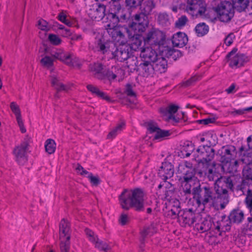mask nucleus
I'll use <instances>...</instances> for the list:
<instances>
[{
  "label": "nucleus",
  "instance_id": "1",
  "mask_svg": "<svg viewBox=\"0 0 252 252\" xmlns=\"http://www.w3.org/2000/svg\"><path fill=\"white\" fill-rule=\"evenodd\" d=\"M144 192L139 189L125 190L119 197L122 207L126 210L134 208L136 211H141L144 207Z\"/></svg>",
  "mask_w": 252,
  "mask_h": 252
},
{
  "label": "nucleus",
  "instance_id": "2",
  "mask_svg": "<svg viewBox=\"0 0 252 252\" xmlns=\"http://www.w3.org/2000/svg\"><path fill=\"white\" fill-rule=\"evenodd\" d=\"M165 33L157 29L153 28L148 32L143 37L144 44L158 49L159 52H163L165 47Z\"/></svg>",
  "mask_w": 252,
  "mask_h": 252
},
{
  "label": "nucleus",
  "instance_id": "3",
  "mask_svg": "<svg viewBox=\"0 0 252 252\" xmlns=\"http://www.w3.org/2000/svg\"><path fill=\"white\" fill-rule=\"evenodd\" d=\"M193 199L195 201L197 207H203L208 203H211L213 199V192L207 187H204L202 189L200 185H197L192 189Z\"/></svg>",
  "mask_w": 252,
  "mask_h": 252
},
{
  "label": "nucleus",
  "instance_id": "4",
  "mask_svg": "<svg viewBox=\"0 0 252 252\" xmlns=\"http://www.w3.org/2000/svg\"><path fill=\"white\" fill-rule=\"evenodd\" d=\"M221 182L218 180L216 182V194L213 193L211 204L217 209H223L228 202L227 190L220 187Z\"/></svg>",
  "mask_w": 252,
  "mask_h": 252
},
{
  "label": "nucleus",
  "instance_id": "5",
  "mask_svg": "<svg viewBox=\"0 0 252 252\" xmlns=\"http://www.w3.org/2000/svg\"><path fill=\"white\" fill-rule=\"evenodd\" d=\"M149 25L147 16L143 13L135 14L132 18V22L128 25L129 32H133L135 34H141L144 32Z\"/></svg>",
  "mask_w": 252,
  "mask_h": 252
},
{
  "label": "nucleus",
  "instance_id": "6",
  "mask_svg": "<svg viewBox=\"0 0 252 252\" xmlns=\"http://www.w3.org/2000/svg\"><path fill=\"white\" fill-rule=\"evenodd\" d=\"M234 7L232 4L228 1L220 2L216 8L219 19L222 22H228L233 17Z\"/></svg>",
  "mask_w": 252,
  "mask_h": 252
},
{
  "label": "nucleus",
  "instance_id": "7",
  "mask_svg": "<svg viewBox=\"0 0 252 252\" xmlns=\"http://www.w3.org/2000/svg\"><path fill=\"white\" fill-rule=\"evenodd\" d=\"M115 48V44L112 41L106 40L101 34H96L94 41V50L95 51L107 54L113 52Z\"/></svg>",
  "mask_w": 252,
  "mask_h": 252
},
{
  "label": "nucleus",
  "instance_id": "8",
  "mask_svg": "<svg viewBox=\"0 0 252 252\" xmlns=\"http://www.w3.org/2000/svg\"><path fill=\"white\" fill-rule=\"evenodd\" d=\"M185 10L192 16H201L206 11L205 4L201 0H188Z\"/></svg>",
  "mask_w": 252,
  "mask_h": 252
},
{
  "label": "nucleus",
  "instance_id": "9",
  "mask_svg": "<svg viewBox=\"0 0 252 252\" xmlns=\"http://www.w3.org/2000/svg\"><path fill=\"white\" fill-rule=\"evenodd\" d=\"M109 35L113 40L120 45H123L126 42V39L125 33L129 32L127 27L117 26L114 28H109L106 29Z\"/></svg>",
  "mask_w": 252,
  "mask_h": 252
},
{
  "label": "nucleus",
  "instance_id": "10",
  "mask_svg": "<svg viewBox=\"0 0 252 252\" xmlns=\"http://www.w3.org/2000/svg\"><path fill=\"white\" fill-rule=\"evenodd\" d=\"M214 150L210 146H199L194 153L195 160L198 162H208L213 159Z\"/></svg>",
  "mask_w": 252,
  "mask_h": 252
},
{
  "label": "nucleus",
  "instance_id": "11",
  "mask_svg": "<svg viewBox=\"0 0 252 252\" xmlns=\"http://www.w3.org/2000/svg\"><path fill=\"white\" fill-rule=\"evenodd\" d=\"M177 172L181 174L180 179H195V169L193 166L192 163L184 161L181 162L178 166Z\"/></svg>",
  "mask_w": 252,
  "mask_h": 252
},
{
  "label": "nucleus",
  "instance_id": "12",
  "mask_svg": "<svg viewBox=\"0 0 252 252\" xmlns=\"http://www.w3.org/2000/svg\"><path fill=\"white\" fill-rule=\"evenodd\" d=\"M179 109L177 105L174 104L169 105L166 108H161L160 112L164 119L166 121L172 120L175 122H178L183 118L184 113H181L175 114Z\"/></svg>",
  "mask_w": 252,
  "mask_h": 252
},
{
  "label": "nucleus",
  "instance_id": "13",
  "mask_svg": "<svg viewBox=\"0 0 252 252\" xmlns=\"http://www.w3.org/2000/svg\"><path fill=\"white\" fill-rule=\"evenodd\" d=\"M29 146L28 142L25 141L14 148L13 154L15 157L16 161L19 164L24 165L27 161V154L29 149Z\"/></svg>",
  "mask_w": 252,
  "mask_h": 252
},
{
  "label": "nucleus",
  "instance_id": "14",
  "mask_svg": "<svg viewBox=\"0 0 252 252\" xmlns=\"http://www.w3.org/2000/svg\"><path fill=\"white\" fill-rule=\"evenodd\" d=\"M237 51V49L234 48L226 56L229 66L232 68L241 66L245 62V55Z\"/></svg>",
  "mask_w": 252,
  "mask_h": 252
},
{
  "label": "nucleus",
  "instance_id": "15",
  "mask_svg": "<svg viewBox=\"0 0 252 252\" xmlns=\"http://www.w3.org/2000/svg\"><path fill=\"white\" fill-rule=\"evenodd\" d=\"M52 56L69 66H74L77 64L78 59L73 54L65 52L61 50L55 52Z\"/></svg>",
  "mask_w": 252,
  "mask_h": 252
},
{
  "label": "nucleus",
  "instance_id": "16",
  "mask_svg": "<svg viewBox=\"0 0 252 252\" xmlns=\"http://www.w3.org/2000/svg\"><path fill=\"white\" fill-rule=\"evenodd\" d=\"M106 6L100 3H95L88 10L89 16L94 20L100 21L103 19L105 14Z\"/></svg>",
  "mask_w": 252,
  "mask_h": 252
},
{
  "label": "nucleus",
  "instance_id": "17",
  "mask_svg": "<svg viewBox=\"0 0 252 252\" xmlns=\"http://www.w3.org/2000/svg\"><path fill=\"white\" fill-rule=\"evenodd\" d=\"M85 233L89 240L93 243L95 247L97 248L100 251H103L107 252L111 249V246L106 243L99 240L97 236L95 235L94 232L89 229H85Z\"/></svg>",
  "mask_w": 252,
  "mask_h": 252
},
{
  "label": "nucleus",
  "instance_id": "18",
  "mask_svg": "<svg viewBox=\"0 0 252 252\" xmlns=\"http://www.w3.org/2000/svg\"><path fill=\"white\" fill-rule=\"evenodd\" d=\"M157 51L158 49H155V48L149 45L144 44V48L140 52V57L143 60V61L152 62L157 59L158 54Z\"/></svg>",
  "mask_w": 252,
  "mask_h": 252
},
{
  "label": "nucleus",
  "instance_id": "19",
  "mask_svg": "<svg viewBox=\"0 0 252 252\" xmlns=\"http://www.w3.org/2000/svg\"><path fill=\"white\" fill-rule=\"evenodd\" d=\"M174 173L173 165L169 162L165 161L162 163L158 170V176L164 181L171 178Z\"/></svg>",
  "mask_w": 252,
  "mask_h": 252
},
{
  "label": "nucleus",
  "instance_id": "20",
  "mask_svg": "<svg viewBox=\"0 0 252 252\" xmlns=\"http://www.w3.org/2000/svg\"><path fill=\"white\" fill-rule=\"evenodd\" d=\"M147 129L150 132H155L154 139L156 140H161L169 136L170 134L169 130H162L153 123H148Z\"/></svg>",
  "mask_w": 252,
  "mask_h": 252
},
{
  "label": "nucleus",
  "instance_id": "21",
  "mask_svg": "<svg viewBox=\"0 0 252 252\" xmlns=\"http://www.w3.org/2000/svg\"><path fill=\"white\" fill-rule=\"evenodd\" d=\"M128 35L129 37L131 39L130 43L131 49L135 51H140L141 52L142 48H144V44L142 45L143 40L141 34L134 33L133 35L129 32Z\"/></svg>",
  "mask_w": 252,
  "mask_h": 252
},
{
  "label": "nucleus",
  "instance_id": "22",
  "mask_svg": "<svg viewBox=\"0 0 252 252\" xmlns=\"http://www.w3.org/2000/svg\"><path fill=\"white\" fill-rule=\"evenodd\" d=\"M188 41L187 35L182 32H178L172 36V43L174 47H183L186 45Z\"/></svg>",
  "mask_w": 252,
  "mask_h": 252
},
{
  "label": "nucleus",
  "instance_id": "23",
  "mask_svg": "<svg viewBox=\"0 0 252 252\" xmlns=\"http://www.w3.org/2000/svg\"><path fill=\"white\" fill-rule=\"evenodd\" d=\"M179 181L181 185V187L183 191L185 194H190L191 192V189H193V187H195L196 185H200L197 180L195 179H180Z\"/></svg>",
  "mask_w": 252,
  "mask_h": 252
},
{
  "label": "nucleus",
  "instance_id": "24",
  "mask_svg": "<svg viewBox=\"0 0 252 252\" xmlns=\"http://www.w3.org/2000/svg\"><path fill=\"white\" fill-rule=\"evenodd\" d=\"M69 225L68 222L63 219L60 224V241L69 240L70 235L69 233Z\"/></svg>",
  "mask_w": 252,
  "mask_h": 252
},
{
  "label": "nucleus",
  "instance_id": "25",
  "mask_svg": "<svg viewBox=\"0 0 252 252\" xmlns=\"http://www.w3.org/2000/svg\"><path fill=\"white\" fill-rule=\"evenodd\" d=\"M139 69L145 77L153 76L156 72L152 62L143 61V63L140 64Z\"/></svg>",
  "mask_w": 252,
  "mask_h": 252
},
{
  "label": "nucleus",
  "instance_id": "26",
  "mask_svg": "<svg viewBox=\"0 0 252 252\" xmlns=\"http://www.w3.org/2000/svg\"><path fill=\"white\" fill-rule=\"evenodd\" d=\"M251 0H232L233 6L238 12L243 11L252 13V11L249 10L250 3Z\"/></svg>",
  "mask_w": 252,
  "mask_h": 252
},
{
  "label": "nucleus",
  "instance_id": "27",
  "mask_svg": "<svg viewBox=\"0 0 252 252\" xmlns=\"http://www.w3.org/2000/svg\"><path fill=\"white\" fill-rule=\"evenodd\" d=\"M152 63L156 72L161 73L165 71L167 65V61L162 55L159 54L157 59Z\"/></svg>",
  "mask_w": 252,
  "mask_h": 252
},
{
  "label": "nucleus",
  "instance_id": "28",
  "mask_svg": "<svg viewBox=\"0 0 252 252\" xmlns=\"http://www.w3.org/2000/svg\"><path fill=\"white\" fill-rule=\"evenodd\" d=\"M111 54L113 58L121 62L127 60L129 57V52L127 49L124 48L123 47H120L115 51L113 50Z\"/></svg>",
  "mask_w": 252,
  "mask_h": 252
},
{
  "label": "nucleus",
  "instance_id": "29",
  "mask_svg": "<svg viewBox=\"0 0 252 252\" xmlns=\"http://www.w3.org/2000/svg\"><path fill=\"white\" fill-rule=\"evenodd\" d=\"M199 218V215H198L197 217L196 218L193 212L191 209H189L184 212L183 215L181 217V220H183L185 224L191 225L194 223L195 219Z\"/></svg>",
  "mask_w": 252,
  "mask_h": 252
},
{
  "label": "nucleus",
  "instance_id": "30",
  "mask_svg": "<svg viewBox=\"0 0 252 252\" xmlns=\"http://www.w3.org/2000/svg\"><path fill=\"white\" fill-rule=\"evenodd\" d=\"M212 222L210 219H201L199 222L195 224L194 228L200 233H203L210 229Z\"/></svg>",
  "mask_w": 252,
  "mask_h": 252
},
{
  "label": "nucleus",
  "instance_id": "31",
  "mask_svg": "<svg viewBox=\"0 0 252 252\" xmlns=\"http://www.w3.org/2000/svg\"><path fill=\"white\" fill-rule=\"evenodd\" d=\"M105 16L106 18L104 20L103 22L106 23L105 26L106 29L118 26V23L119 22L120 20L116 14L113 13V12H110L106 14Z\"/></svg>",
  "mask_w": 252,
  "mask_h": 252
},
{
  "label": "nucleus",
  "instance_id": "32",
  "mask_svg": "<svg viewBox=\"0 0 252 252\" xmlns=\"http://www.w3.org/2000/svg\"><path fill=\"white\" fill-rule=\"evenodd\" d=\"M51 81L52 86L55 88L57 92L55 95V97L58 98L60 97L59 92L67 91V87L64 86L55 75H52L51 76Z\"/></svg>",
  "mask_w": 252,
  "mask_h": 252
},
{
  "label": "nucleus",
  "instance_id": "33",
  "mask_svg": "<svg viewBox=\"0 0 252 252\" xmlns=\"http://www.w3.org/2000/svg\"><path fill=\"white\" fill-rule=\"evenodd\" d=\"M87 88L92 94L95 95L107 101L111 100L110 98L104 92L101 91L97 87L93 85H88Z\"/></svg>",
  "mask_w": 252,
  "mask_h": 252
},
{
  "label": "nucleus",
  "instance_id": "34",
  "mask_svg": "<svg viewBox=\"0 0 252 252\" xmlns=\"http://www.w3.org/2000/svg\"><path fill=\"white\" fill-rule=\"evenodd\" d=\"M244 219V214L242 211L240 210H234L229 216V220L233 223H241Z\"/></svg>",
  "mask_w": 252,
  "mask_h": 252
},
{
  "label": "nucleus",
  "instance_id": "35",
  "mask_svg": "<svg viewBox=\"0 0 252 252\" xmlns=\"http://www.w3.org/2000/svg\"><path fill=\"white\" fill-rule=\"evenodd\" d=\"M245 183L248 184V189L247 191V195L246 198V203L248 208L251 216H252V182L249 180H244Z\"/></svg>",
  "mask_w": 252,
  "mask_h": 252
},
{
  "label": "nucleus",
  "instance_id": "36",
  "mask_svg": "<svg viewBox=\"0 0 252 252\" xmlns=\"http://www.w3.org/2000/svg\"><path fill=\"white\" fill-rule=\"evenodd\" d=\"M231 221L229 220V217L222 216L221 220L217 222L216 227L218 230L225 231L229 229Z\"/></svg>",
  "mask_w": 252,
  "mask_h": 252
},
{
  "label": "nucleus",
  "instance_id": "37",
  "mask_svg": "<svg viewBox=\"0 0 252 252\" xmlns=\"http://www.w3.org/2000/svg\"><path fill=\"white\" fill-rule=\"evenodd\" d=\"M125 127V123L123 121L121 122L109 132L107 135V138L113 139L123 131Z\"/></svg>",
  "mask_w": 252,
  "mask_h": 252
},
{
  "label": "nucleus",
  "instance_id": "38",
  "mask_svg": "<svg viewBox=\"0 0 252 252\" xmlns=\"http://www.w3.org/2000/svg\"><path fill=\"white\" fill-rule=\"evenodd\" d=\"M90 69L98 79H102L103 78L102 75L103 67L101 63H97L91 64L90 66Z\"/></svg>",
  "mask_w": 252,
  "mask_h": 252
},
{
  "label": "nucleus",
  "instance_id": "39",
  "mask_svg": "<svg viewBox=\"0 0 252 252\" xmlns=\"http://www.w3.org/2000/svg\"><path fill=\"white\" fill-rule=\"evenodd\" d=\"M155 4L153 0H145L143 3L141 8L145 15L149 14L155 8Z\"/></svg>",
  "mask_w": 252,
  "mask_h": 252
},
{
  "label": "nucleus",
  "instance_id": "40",
  "mask_svg": "<svg viewBox=\"0 0 252 252\" xmlns=\"http://www.w3.org/2000/svg\"><path fill=\"white\" fill-rule=\"evenodd\" d=\"M157 231L156 225L152 223L149 226L146 227L143 229L141 232V235L143 237L151 236Z\"/></svg>",
  "mask_w": 252,
  "mask_h": 252
},
{
  "label": "nucleus",
  "instance_id": "41",
  "mask_svg": "<svg viewBox=\"0 0 252 252\" xmlns=\"http://www.w3.org/2000/svg\"><path fill=\"white\" fill-rule=\"evenodd\" d=\"M236 154L234 147L228 146L224 148V157L227 159V163L233 159L234 155Z\"/></svg>",
  "mask_w": 252,
  "mask_h": 252
},
{
  "label": "nucleus",
  "instance_id": "42",
  "mask_svg": "<svg viewBox=\"0 0 252 252\" xmlns=\"http://www.w3.org/2000/svg\"><path fill=\"white\" fill-rule=\"evenodd\" d=\"M195 31L198 36H202L209 31V27L205 23H199L195 27Z\"/></svg>",
  "mask_w": 252,
  "mask_h": 252
},
{
  "label": "nucleus",
  "instance_id": "43",
  "mask_svg": "<svg viewBox=\"0 0 252 252\" xmlns=\"http://www.w3.org/2000/svg\"><path fill=\"white\" fill-rule=\"evenodd\" d=\"M111 72L112 73V76L110 75L109 76H110L111 78L115 79L117 77L122 78L125 74L124 70L117 66L112 67Z\"/></svg>",
  "mask_w": 252,
  "mask_h": 252
},
{
  "label": "nucleus",
  "instance_id": "44",
  "mask_svg": "<svg viewBox=\"0 0 252 252\" xmlns=\"http://www.w3.org/2000/svg\"><path fill=\"white\" fill-rule=\"evenodd\" d=\"M45 148L46 152L49 154H52L55 151L56 144L53 140L48 139L45 142Z\"/></svg>",
  "mask_w": 252,
  "mask_h": 252
},
{
  "label": "nucleus",
  "instance_id": "45",
  "mask_svg": "<svg viewBox=\"0 0 252 252\" xmlns=\"http://www.w3.org/2000/svg\"><path fill=\"white\" fill-rule=\"evenodd\" d=\"M158 22L162 26H168L170 24L169 16L166 13H160L158 16Z\"/></svg>",
  "mask_w": 252,
  "mask_h": 252
},
{
  "label": "nucleus",
  "instance_id": "46",
  "mask_svg": "<svg viewBox=\"0 0 252 252\" xmlns=\"http://www.w3.org/2000/svg\"><path fill=\"white\" fill-rule=\"evenodd\" d=\"M58 19L61 22L69 27L73 26V22L67 19V14L65 11H62L58 16Z\"/></svg>",
  "mask_w": 252,
  "mask_h": 252
},
{
  "label": "nucleus",
  "instance_id": "47",
  "mask_svg": "<svg viewBox=\"0 0 252 252\" xmlns=\"http://www.w3.org/2000/svg\"><path fill=\"white\" fill-rule=\"evenodd\" d=\"M243 175L246 180L252 181V164L246 166L243 170Z\"/></svg>",
  "mask_w": 252,
  "mask_h": 252
},
{
  "label": "nucleus",
  "instance_id": "48",
  "mask_svg": "<svg viewBox=\"0 0 252 252\" xmlns=\"http://www.w3.org/2000/svg\"><path fill=\"white\" fill-rule=\"evenodd\" d=\"M10 107L13 113L15 114L16 120L19 119V118H22L19 107L16 102H12L10 103Z\"/></svg>",
  "mask_w": 252,
  "mask_h": 252
},
{
  "label": "nucleus",
  "instance_id": "49",
  "mask_svg": "<svg viewBox=\"0 0 252 252\" xmlns=\"http://www.w3.org/2000/svg\"><path fill=\"white\" fill-rule=\"evenodd\" d=\"M37 26L39 29L45 32H47L50 29V27L48 23L42 19H39L38 21Z\"/></svg>",
  "mask_w": 252,
  "mask_h": 252
},
{
  "label": "nucleus",
  "instance_id": "50",
  "mask_svg": "<svg viewBox=\"0 0 252 252\" xmlns=\"http://www.w3.org/2000/svg\"><path fill=\"white\" fill-rule=\"evenodd\" d=\"M48 40L52 44L56 46L60 45L62 42V40L59 36L54 34H49Z\"/></svg>",
  "mask_w": 252,
  "mask_h": 252
},
{
  "label": "nucleus",
  "instance_id": "51",
  "mask_svg": "<svg viewBox=\"0 0 252 252\" xmlns=\"http://www.w3.org/2000/svg\"><path fill=\"white\" fill-rule=\"evenodd\" d=\"M123 8H121L120 3L118 0L113 1V2L110 6L111 12L117 15Z\"/></svg>",
  "mask_w": 252,
  "mask_h": 252
},
{
  "label": "nucleus",
  "instance_id": "52",
  "mask_svg": "<svg viewBox=\"0 0 252 252\" xmlns=\"http://www.w3.org/2000/svg\"><path fill=\"white\" fill-rule=\"evenodd\" d=\"M40 62L44 66L50 67L53 65V59L50 57L45 56L41 60Z\"/></svg>",
  "mask_w": 252,
  "mask_h": 252
},
{
  "label": "nucleus",
  "instance_id": "53",
  "mask_svg": "<svg viewBox=\"0 0 252 252\" xmlns=\"http://www.w3.org/2000/svg\"><path fill=\"white\" fill-rule=\"evenodd\" d=\"M69 240L61 241L60 250L61 252H69Z\"/></svg>",
  "mask_w": 252,
  "mask_h": 252
},
{
  "label": "nucleus",
  "instance_id": "54",
  "mask_svg": "<svg viewBox=\"0 0 252 252\" xmlns=\"http://www.w3.org/2000/svg\"><path fill=\"white\" fill-rule=\"evenodd\" d=\"M187 21V18L185 16H182L176 21L175 23L176 27L178 28H181L186 25Z\"/></svg>",
  "mask_w": 252,
  "mask_h": 252
},
{
  "label": "nucleus",
  "instance_id": "55",
  "mask_svg": "<svg viewBox=\"0 0 252 252\" xmlns=\"http://www.w3.org/2000/svg\"><path fill=\"white\" fill-rule=\"evenodd\" d=\"M246 233L248 235H252V218H248V223L245 227Z\"/></svg>",
  "mask_w": 252,
  "mask_h": 252
},
{
  "label": "nucleus",
  "instance_id": "56",
  "mask_svg": "<svg viewBox=\"0 0 252 252\" xmlns=\"http://www.w3.org/2000/svg\"><path fill=\"white\" fill-rule=\"evenodd\" d=\"M126 92L127 95L131 97V99H129L130 103H135L136 101V96L134 92L129 87L127 88Z\"/></svg>",
  "mask_w": 252,
  "mask_h": 252
},
{
  "label": "nucleus",
  "instance_id": "57",
  "mask_svg": "<svg viewBox=\"0 0 252 252\" xmlns=\"http://www.w3.org/2000/svg\"><path fill=\"white\" fill-rule=\"evenodd\" d=\"M88 177L93 185L97 186L100 183L99 178L97 176H94L92 173H89Z\"/></svg>",
  "mask_w": 252,
  "mask_h": 252
},
{
  "label": "nucleus",
  "instance_id": "58",
  "mask_svg": "<svg viewBox=\"0 0 252 252\" xmlns=\"http://www.w3.org/2000/svg\"><path fill=\"white\" fill-rule=\"evenodd\" d=\"M127 11L126 9L123 8L121 12H119L117 15L120 21H125L128 18L127 15Z\"/></svg>",
  "mask_w": 252,
  "mask_h": 252
},
{
  "label": "nucleus",
  "instance_id": "59",
  "mask_svg": "<svg viewBox=\"0 0 252 252\" xmlns=\"http://www.w3.org/2000/svg\"><path fill=\"white\" fill-rule=\"evenodd\" d=\"M235 38V35L233 33L229 34L224 39V43L227 46H229L232 44Z\"/></svg>",
  "mask_w": 252,
  "mask_h": 252
},
{
  "label": "nucleus",
  "instance_id": "60",
  "mask_svg": "<svg viewBox=\"0 0 252 252\" xmlns=\"http://www.w3.org/2000/svg\"><path fill=\"white\" fill-rule=\"evenodd\" d=\"M141 2V0H126V2L127 6L131 7L138 6Z\"/></svg>",
  "mask_w": 252,
  "mask_h": 252
},
{
  "label": "nucleus",
  "instance_id": "61",
  "mask_svg": "<svg viewBox=\"0 0 252 252\" xmlns=\"http://www.w3.org/2000/svg\"><path fill=\"white\" fill-rule=\"evenodd\" d=\"M129 220L128 216L125 214H122L120 217L119 222L124 225H125Z\"/></svg>",
  "mask_w": 252,
  "mask_h": 252
},
{
  "label": "nucleus",
  "instance_id": "62",
  "mask_svg": "<svg viewBox=\"0 0 252 252\" xmlns=\"http://www.w3.org/2000/svg\"><path fill=\"white\" fill-rule=\"evenodd\" d=\"M77 172L81 175H89V173L84 169V168L80 165H78L76 168Z\"/></svg>",
  "mask_w": 252,
  "mask_h": 252
},
{
  "label": "nucleus",
  "instance_id": "63",
  "mask_svg": "<svg viewBox=\"0 0 252 252\" xmlns=\"http://www.w3.org/2000/svg\"><path fill=\"white\" fill-rule=\"evenodd\" d=\"M193 149V148L191 144L190 146L189 145H188L187 147H185L184 148V149H183V151H185V155L186 157H188L190 155L191 152L192 151Z\"/></svg>",
  "mask_w": 252,
  "mask_h": 252
},
{
  "label": "nucleus",
  "instance_id": "64",
  "mask_svg": "<svg viewBox=\"0 0 252 252\" xmlns=\"http://www.w3.org/2000/svg\"><path fill=\"white\" fill-rule=\"evenodd\" d=\"M18 125L20 127V129L22 133H25L26 132V129L24 126V123L22 118H19V119L16 120Z\"/></svg>",
  "mask_w": 252,
  "mask_h": 252
}]
</instances>
